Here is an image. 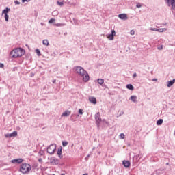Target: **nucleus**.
Returning a JSON list of instances; mask_svg holds the SVG:
<instances>
[{"mask_svg":"<svg viewBox=\"0 0 175 175\" xmlns=\"http://www.w3.org/2000/svg\"><path fill=\"white\" fill-rule=\"evenodd\" d=\"M74 71L77 75H78L79 77L85 81V83H87V81L90 80V75H88V72H87V71H85L83 67L77 66L74 67Z\"/></svg>","mask_w":175,"mask_h":175,"instance_id":"obj_1","label":"nucleus"},{"mask_svg":"<svg viewBox=\"0 0 175 175\" xmlns=\"http://www.w3.org/2000/svg\"><path fill=\"white\" fill-rule=\"evenodd\" d=\"M24 54H25V50L22 48H16L10 53L11 58H18V57H23Z\"/></svg>","mask_w":175,"mask_h":175,"instance_id":"obj_2","label":"nucleus"},{"mask_svg":"<svg viewBox=\"0 0 175 175\" xmlns=\"http://www.w3.org/2000/svg\"><path fill=\"white\" fill-rule=\"evenodd\" d=\"M31 171V165L28 163H23L20 167V172L23 174H27Z\"/></svg>","mask_w":175,"mask_h":175,"instance_id":"obj_3","label":"nucleus"},{"mask_svg":"<svg viewBox=\"0 0 175 175\" xmlns=\"http://www.w3.org/2000/svg\"><path fill=\"white\" fill-rule=\"evenodd\" d=\"M55 150H57V145L55 144H52L47 148L46 152L50 155H54Z\"/></svg>","mask_w":175,"mask_h":175,"instance_id":"obj_4","label":"nucleus"},{"mask_svg":"<svg viewBox=\"0 0 175 175\" xmlns=\"http://www.w3.org/2000/svg\"><path fill=\"white\" fill-rule=\"evenodd\" d=\"M95 120H96V124L98 128H99L100 125V122H102V118H100V113L99 112L95 114Z\"/></svg>","mask_w":175,"mask_h":175,"instance_id":"obj_5","label":"nucleus"},{"mask_svg":"<svg viewBox=\"0 0 175 175\" xmlns=\"http://www.w3.org/2000/svg\"><path fill=\"white\" fill-rule=\"evenodd\" d=\"M49 159L51 165H59V159H57L56 157H52Z\"/></svg>","mask_w":175,"mask_h":175,"instance_id":"obj_6","label":"nucleus"},{"mask_svg":"<svg viewBox=\"0 0 175 175\" xmlns=\"http://www.w3.org/2000/svg\"><path fill=\"white\" fill-rule=\"evenodd\" d=\"M5 136L7 139H8L9 137H16V136H17V131H14L10 134H5Z\"/></svg>","mask_w":175,"mask_h":175,"instance_id":"obj_7","label":"nucleus"},{"mask_svg":"<svg viewBox=\"0 0 175 175\" xmlns=\"http://www.w3.org/2000/svg\"><path fill=\"white\" fill-rule=\"evenodd\" d=\"M114 36H116V30H111V33L108 36V39L114 40Z\"/></svg>","mask_w":175,"mask_h":175,"instance_id":"obj_8","label":"nucleus"},{"mask_svg":"<svg viewBox=\"0 0 175 175\" xmlns=\"http://www.w3.org/2000/svg\"><path fill=\"white\" fill-rule=\"evenodd\" d=\"M57 154L59 157V158H60L62 159V158H64V156H62V147H60L58 148Z\"/></svg>","mask_w":175,"mask_h":175,"instance_id":"obj_9","label":"nucleus"},{"mask_svg":"<svg viewBox=\"0 0 175 175\" xmlns=\"http://www.w3.org/2000/svg\"><path fill=\"white\" fill-rule=\"evenodd\" d=\"M118 17L120 20H128V16L126 14H120L118 15Z\"/></svg>","mask_w":175,"mask_h":175,"instance_id":"obj_10","label":"nucleus"},{"mask_svg":"<svg viewBox=\"0 0 175 175\" xmlns=\"http://www.w3.org/2000/svg\"><path fill=\"white\" fill-rule=\"evenodd\" d=\"M89 102L93 105H96V98L95 97L90 96L89 97Z\"/></svg>","mask_w":175,"mask_h":175,"instance_id":"obj_11","label":"nucleus"},{"mask_svg":"<svg viewBox=\"0 0 175 175\" xmlns=\"http://www.w3.org/2000/svg\"><path fill=\"white\" fill-rule=\"evenodd\" d=\"M122 165L124 166V167H129L131 166V162L129 161H123Z\"/></svg>","mask_w":175,"mask_h":175,"instance_id":"obj_12","label":"nucleus"},{"mask_svg":"<svg viewBox=\"0 0 175 175\" xmlns=\"http://www.w3.org/2000/svg\"><path fill=\"white\" fill-rule=\"evenodd\" d=\"M70 116V111L69 110H66L62 114V117H69Z\"/></svg>","mask_w":175,"mask_h":175,"instance_id":"obj_13","label":"nucleus"},{"mask_svg":"<svg viewBox=\"0 0 175 175\" xmlns=\"http://www.w3.org/2000/svg\"><path fill=\"white\" fill-rule=\"evenodd\" d=\"M23 159H16L12 160V163H22Z\"/></svg>","mask_w":175,"mask_h":175,"instance_id":"obj_14","label":"nucleus"},{"mask_svg":"<svg viewBox=\"0 0 175 175\" xmlns=\"http://www.w3.org/2000/svg\"><path fill=\"white\" fill-rule=\"evenodd\" d=\"M174 83H175L174 79L171 81H167V87H172V85H173V84H174Z\"/></svg>","mask_w":175,"mask_h":175,"instance_id":"obj_15","label":"nucleus"},{"mask_svg":"<svg viewBox=\"0 0 175 175\" xmlns=\"http://www.w3.org/2000/svg\"><path fill=\"white\" fill-rule=\"evenodd\" d=\"M9 12H10V8L6 7L5 9H4L2 11V14H8L9 13Z\"/></svg>","mask_w":175,"mask_h":175,"instance_id":"obj_16","label":"nucleus"},{"mask_svg":"<svg viewBox=\"0 0 175 175\" xmlns=\"http://www.w3.org/2000/svg\"><path fill=\"white\" fill-rule=\"evenodd\" d=\"M126 88L127 90H131V91H133V90H135V88L132 85V84H127Z\"/></svg>","mask_w":175,"mask_h":175,"instance_id":"obj_17","label":"nucleus"},{"mask_svg":"<svg viewBox=\"0 0 175 175\" xmlns=\"http://www.w3.org/2000/svg\"><path fill=\"white\" fill-rule=\"evenodd\" d=\"M71 121H76L77 120V116L75 114H72L70 116Z\"/></svg>","mask_w":175,"mask_h":175,"instance_id":"obj_18","label":"nucleus"},{"mask_svg":"<svg viewBox=\"0 0 175 175\" xmlns=\"http://www.w3.org/2000/svg\"><path fill=\"white\" fill-rule=\"evenodd\" d=\"M42 44H44V46H49V44H50L49 43V40L47 39L43 40Z\"/></svg>","mask_w":175,"mask_h":175,"instance_id":"obj_19","label":"nucleus"},{"mask_svg":"<svg viewBox=\"0 0 175 175\" xmlns=\"http://www.w3.org/2000/svg\"><path fill=\"white\" fill-rule=\"evenodd\" d=\"M163 124V120L159 119L157 121V125H162Z\"/></svg>","mask_w":175,"mask_h":175,"instance_id":"obj_20","label":"nucleus"},{"mask_svg":"<svg viewBox=\"0 0 175 175\" xmlns=\"http://www.w3.org/2000/svg\"><path fill=\"white\" fill-rule=\"evenodd\" d=\"M97 81H98V84H100V85H102V84H103L105 83V81L102 79H98Z\"/></svg>","mask_w":175,"mask_h":175,"instance_id":"obj_21","label":"nucleus"},{"mask_svg":"<svg viewBox=\"0 0 175 175\" xmlns=\"http://www.w3.org/2000/svg\"><path fill=\"white\" fill-rule=\"evenodd\" d=\"M136 99H137V97L136 96H131V100H132V102H136Z\"/></svg>","mask_w":175,"mask_h":175,"instance_id":"obj_22","label":"nucleus"},{"mask_svg":"<svg viewBox=\"0 0 175 175\" xmlns=\"http://www.w3.org/2000/svg\"><path fill=\"white\" fill-rule=\"evenodd\" d=\"M4 18L5 21H9V15L8 14H4Z\"/></svg>","mask_w":175,"mask_h":175,"instance_id":"obj_23","label":"nucleus"},{"mask_svg":"<svg viewBox=\"0 0 175 175\" xmlns=\"http://www.w3.org/2000/svg\"><path fill=\"white\" fill-rule=\"evenodd\" d=\"M142 6H143V4L140 3H137L136 4V8H137L138 9H140V8H142Z\"/></svg>","mask_w":175,"mask_h":175,"instance_id":"obj_24","label":"nucleus"},{"mask_svg":"<svg viewBox=\"0 0 175 175\" xmlns=\"http://www.w3.org/2000/svg\"><path fill=\"white\" fill-rule=\"evenodd\" d=\"M150 31H154V32H158V29L154 28V27H150L149 28Z\"/></svg>","mask_w":175,"mask_h":175,"instance_id":"obj_25","label":"nucleus"},{"mask_svg":"<svg viewBox=\"0 0 175 175\" xmlns=\"http://www.w3.org/2000/svg\"><path fill=\"white\" fill-rule=\"evenodd\" d=\"M62 146L63 147H66V146H68V141H63Z\"/></svg>","mask_w":175,"mask_h":175,"instance_id":"obj_26","label":"nucleus"},{"mask_svg":"<svg viewBox=\"0 0 175 175\" xmlns=\"http://www.w3.org/2000/svg\"><path fill=\"white\" fill-rule=\"evenodd\" d=\"M53 23H55V18H51L49 21V24H53Z\"/></svg>","mask_w":175,"mask_h":175,"instance_id":"obj_27","label":"nucleus"},{"mask_svg":"<svg viewBox=\"0 0 175 175\" xmlns=\"http://www.w3.org/2000/svg\"><path fill=\"white\" fill-rule=\"evenodd\" d=\"M36 53L37 55H38V57H40L41 53H40V51L39 49H36Z\"/></svg>","mask_w":175,"mask_h":175,"instance_id":"obj_28","label":"nucleus"},{"mask_svg":"<svg viewBox=\"0 0 175 175\" xmlns=\"http://www.w3.org/2000/svg\"><path fill=\"white\" fill-rule=\"evenodd\" d=\"M166 29H157V32H163L164 31H166Z\"/></svg>","mask_w":175,"mask_h":175,"instance_id":"obj_29","label":"nucleus"},{"mask_svg":"<svg viewBox=\"0 0 175 175\" xmlns=\"http://www.w3.org/2000/svg\"><path fill=\"white\" fill-rule=\"evenodd\" d=\"M120 139H125V134L121 133V134L120 135Z\"/></svg>","mask_w":175,"mask_h":175,"instance_id":"obj_30","label":"nucleus"},{"mask_svg":"<svg viewBox=\"0 0 175 175\" xmlns=\"http://www.w3.org/2000/svg\"><path fill=\"white\" fill-rule=\"evenodd\" d=\"M57 5H59V6H64V2L57 1Z\"/></svg>","mask_w":175,"mask_h":175,"instance_id":"obj_31","label":"nucleus"},{"mask_svg":"<svg viewBox=\"0 0 175 175\" xmlns=\"http://www.w3.org/2000/svg\"><path fill=\"white\" fill-rule=\"evenodd\" d=\"M38 154H39L40 155H43V154H44V152L43 150H40V151L38 152Z\"/></svg>","mask_w":175,"mask_h":175,"instance_id":"obj_32","label":"nucleus"},{"mask_svg":"<svg viewBox=\"0 0 175 175\" xmlns=\"http://www.w3.org/2000/svg\"><path fill=\"white\" fill-rule=\"evenodd\" d=\"M135 77H137V74H136V72H135V73L133 75V79H135Z\"/></svg>","mask_w":175,"mask_h":175,"instance_id":"obj_33","label":"nucleus"},{"mask_svg":"<svg viewBox=\"0 0 175 175\" xmlns=\"http://www.w3.org/2000/svg\"><path fill=\"white\" fill-rule=\"evenodd\" d=\"M52 14L57 16V14H58V11H54L53 12H52Z\"/></svg>","mask_w":175,"mask_h":175,"instance_id":"obj_34","label":"nucleus"},{"mask_svg":"<svg viewBox=\"0 0 175 175\" xmlns=\"http://www.w3.org/2000/svg\"><path fill=\"white\" fill-rule=\"evenodd\" d=\"M62 25H64V24H61V23L56 24V27H62Z\"/></svg>","mask_w":175,"mask_h":175,"instance_id":"obj_35","label":"nucleus"},{"mask_svg":"<svg viewBox=\"0 0 175 175\" xmlns=\"http://www.w3.org/2000/svg\"><path fill=\"white\" fill-rule=\"evenodd\" d=\"M31 0H22V3H24L25 2H30Z\"/></svg>","mask_w":175,"mask_h":175,"instance_id":"obj_36","label":"nucleus"},{"mask_svg":"<svg viewBox=\"0 0 175 175\" xmlns=\"http://www.w3.org/2000/svg\"><path fill=\"white\" fill-rule=\"evenodd\" d=\"M14 3L15 5H20V2L17 0L14 1Z\"/></svg>","mask_w":175,"mask_h":175,"instance_id":"obj_37","label":"nucleus"},{"mask_svg":"<svg viewBox=\"0 0 175 175\" xmlns=\"http://www.w3.org/2000/svg\"><path fill=\"white\" fill-rule=\"evenodd\" d=\"M130 33L131 35H135V31L134 30H131Z\"/></svg>","mask_w":175,"mask_h":175,"instance_id":"obj_38","label":"nucleus"},{"mask_svg":"<svg viewBox=\"0 0 175 175\" xmlns=\"http://www.w3.org/2000/svg\"><path fill=\"white\" fill-rule=\"evenodd\" d=\"M163 49V46L161 45L160 46L158 47V50H162Z\"/></svg>","mask_w":175,"mask_h":175,"instance_id":"obj_39","label":"nucleus"},{"mask_svg":"<svg viewBox=\"0 0 175 175\" xmlns=\"http://www.w3.org/2000/svg\"><path fill=\"white\" fill-rule=\"evenodd\" d=\"M0 68H5V65L3 63H0Z\"/></svg>","mask_w":175,"mask_h":175,"instance_id":"obj_40","label":"nucleus"},{"mask_svg":"<svg viewBox=\"0 0 175 175\" xmlns=\"http://www.w3.org/2000/svg\"><path fill=\"white\" fill-rule=\"evenodd\" d=\"M79 113L83 114V109H79Z\"/></svg>","mask_w":175,"mask_h":175,"instance_id":"obj_41","label":"nucleus"},{"mask_svg":"<svg viewBox=\"0 0 175 175\" xmlns=\"http://www.w3.org/2000/svg\"><path fill=\"white\" fill-rule=\"evenodd\" d=\"M73 21H74L75 24H76V25L79 24V23H77V20L73 19Z\"/></svg>","mask_w":175,"mask_h":175,"instance_id":"obj_42","label":"nucleus"},{"mask_svg":"<svg viewBox=\"0 0 175 175\" xmlns=\"http://www.w3.org/2000/svg\"><path fill=\"white\" fill-rule=\"evenodd\" d=\"M122 114H124V111H122V112L120 113V114L119 115V117H121V116H122Z\"/></svg>","mask_w":175,"mask_h":175,"instance_id":"obj_43","label":"nucleus"},{"mask_svg":"<svg viewBox=\"0 0 175 175\" xmlns=\"http://www.w3.org/2000/svg\"><path fill=\"white\" fill-rule=\"evenodd\" d=\"M38 162H42V158H40L39 159H38Z\"/></svg>","mask_w":175,"mask_h":175,"instance_id":"obj_44","label":"nucleus"},{"mask_svg":"<svg viewBox=\"0 0 175 175\" xmlns=\"http://www.w3.org/2000/svg\"><path fill=\"white\" fill-rule=\"evenodd\" d=\"M158 79H153L152 81H157Z\"/></svg>","mask_w":175,"mask_h":175,"instance_id":"obj_45","label":"nucleus"},{"mask_svg":"<svg viewBox=\"0 0 175 175\" xmlns=\"http://www.w3.org/2000/svg\"><path fill=\"white\" fill-rule=\"evenodd\" d=\"M87 158H90V154H88V155L87 156V157L85 158V159H87Z\"/></svg>","mask_w":175,"mask_h":175,"instance_id":"obj_46","label":"nucleus"},{"mask_svg":"<svg viewBox=\"0 0 175 175\" xmlns=\"http://www.w3.org/2000/svg\"><path fill=\"white\" fill-rule=\"evenodd\" d=\"M55 81H56L55 80H53V83H55Z\"/></svg>","mask_w":175,"mask_h":175,"instance_id":"obj_47","label":"nucleus"},{"mask_svg":"<svg viewBox=\"0 0 175 175\" xmlns=\"http://www.w3.org/2000/svg\"><path fill=\"white\" fill-rule=\"evenodd\" d=\"M166 165H169V163H167Z\"/></svg>","mask_w":175,"mask_h":175,"instance_id":"obj_48","label":"nucleus"},{"mask_svg":"<svg viewBox=\"0 0 175 175\" xmlns=\"http://www.w3.org/2000/svg\"><path fill=\"white\" fill-rule=\"evenodd\" d=\"M83 148V147H81V149Z\"/></svg>","mask_w":175,"mask_h":175,"instance_id":"obj_49","label":"nucleus"}]
</instances>
